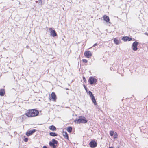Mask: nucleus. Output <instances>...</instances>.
I'll return each mask as SVG.
<instances>
[{"label":"nucleus","mask_w":148,"mask_h":148,"mask_svg":"<svg viewBox=\"0 0 148 148\" xmlns=\"http://www.w3.org/2000/svg\"><path fill=\"white\" fill-rule=\"evenodd\" d=\"M88 94L91 98H92L94 97L93 96L92 93L90 91H89L88 92Z\"/></svg>","instance_id":"obj_20"},{"label":"nucleus","mask_w":148,"mask_h":148,"mask_svg":"<svg viewBox=\"0 0 148 148\" xmlns=\"http://www.w3.org/2000/svg\"><path fill=\"white\" fill-rule=\"evenodd\" d=\"M50 31V35L53 37H54L57 36V34L54 30H52L51 28H50L49 29Z\"/></svg>","instance_id":"obj_6"},{"label":"nucleus","mask_w":148,"mask_h":148,"mask_svg":"<svg viewBox=\"0 0 148 148\" xmlns=\"http://www.w3.org/2000/svg\"><path fill=\"white\" fill-rule=\"evenodd\" d=\"M109 148H113L112 147H110Z\"/></svg>","instance_id":"obj_32"},{"label":"nucleus","mask_w":148,"mask_h":148,"mask_svg":"<svg viewBox=\"0 0 148 148\" xmlns=\"http://www.w3.org/2000/svg\"><path fill=\"white\" fill-rule=\"evenodd\" d=\"M138 42H134L132 44V48L133 51H136L137 50L138 48L137 46L138 45Z\"/></svg>","instance_id":"obj_3"},{"label":"nucleus","mask_w":148,"mask_h":148,"mask_svg":"<svg viewBox=\"0 0 148 148\" xmlns=\"http://www.w3.org/2000/svg\"><path fill=\"white\" fill-rule=\"evenodd\" d=\"M38 2L40 3L41 5H42V0H38Z\"/></svg>","instance_id":"obj_24"},{"label":"nucleus","mask_w":148,"mask_h":148,"mask_svg":"<svg viewBox=\"0 0 148 148\" xmlns=\"http://www.w3.org/2000/svg\"><path fill=\"white\" fill-rule=\"evenodd\" d=\"M96 82L97 79H95L93 77H90L88 80V82L90 84H92L96 83Z\"/></svg>","instance_id":"obj_4"},{"label":"nucleus","mask_w":148,"mask_h":148,"mask_svg":"<svg viewBox=\"0 0 148 148\" xmlns=\"http://www.w3.org/2000/svg\"><path fill=\"white\" fill-rule=\"evenodd\" d=\"M49 134L51 136H56L57 135V134L54 132H50L49 133Z\"/></svg>","instance_id":"obj_19"},{"label":"nucleus","mask_w":148,"mask_h":148,"mask_svg":"<svg viewBox=\"0 0 148 148\" xmlns=\"http://www.w3.org/2000/svg\"><path fill=\"white\" fill-rule=\"evenodd\" d=\"M145 34L148 35V34L147 33H146Z\"/></svg>","instance_id":"obj_30"},{"label":"nucleus","mask_w":148,"mask_h":148,"mask_svg":"<svg viewBox=\"0 0 148 148\" xmlns=\"http://www.w3.org/2000/svg\"><path fill=\"white\" fill-rule=\"evenodd\" d=\"M49 144L50 146L53 147V148H56V145L52 143L51 141L50 142Z\"/></svg>","instance_id":"obj_16"},{"label":"nucleus","mask_w":148,"mask_h":148,"mask_svg":"<svg viewBox=\"0 0 148 148\" xmlns=\"http://www.w3.org/2000/svg\"><path fill=\"white\" fill-rule=\"evenodd\" d=\"M49 99H50V100H51V99L50 97Z\"/></svg>","instance_id":"obj_33"},{"label":"nucleus","mask_w":148,"mask_h":148,"mask_svg":"<svg viewBox=\"0 0 148 148\" xmlns=\"http://www.w3.org/2000/svg\"><path fill=\"white\" fill-rule=\"evenodd\" d=\"M43 148H47V147L46 146H44L43 147Z\"/></svg>","instance_id":"obj_29"},{"label":"nucleus","mask_w":148,"mask_h":148,"mask_svg":"<svg viewBox=\"0 0 148 148\" xmlns=\"http://www.w3.org/2000/svg\"><path fill=\"white\" fill-rule=\"evenodd\" d=\"M131 39H132V38H130V41H131Z\"/></svg>","instance_id":"obj_31"},{"label":"nucleus","mask_w":148,"mask_h":148,"mask_svg":"<svg viewBox=\"0 0 148 148\" xmlns=\"http://www.w3.org/2000/svg\"><path fill=\"white\" fill-rule=\"evenodd\" d=\"M110 135L111 136H112L114 135V132L113 131H110Z\"/></svg>","instance_id":"obj_23"},{"label":"nucleus","mask_w":148,"mask_h":148,"mask_svg":"<svg viewBox=\"0 0 148 148\" xmlns=\"http://www.w3.org/2000/svg\"><path fill=\"white\" fill-rule=\"evenodd\" d=\"M5 94V90L3 89L0 90V95L1 96H3Z\"/></svg>","instance_id":"obj_13"},{"label":"nucleus","mask_w":148,"mask_h":148,"mask_svg":"<svg viewBox=\"0 0 148 148\" xmlns=\"http://www.w3.org/2000/svg\"><path fill=\"white\" fill-rule=\"evenodd\" d=\"M51 142L52 143H53V144L55 145H57L58 143V142L54 139H52V141Z\"/></svg>","instance_id":"obj_21"},{"label":"nucleus","mask_w":148,"mask_h":148,"mask_svg":"<svg viewBox=\"0 0 148 148\" xmlns=\"http://www.w3.org/2000/svg\"><path fill=\"white\" fill-rule=\"evenodd\" d=\"M83 80H84V82H85L86 83V78H85V77H84L83 78Z\"/></svg>","instance_id":"obj_26"},{"label":"nucleus","mask_w":148,"mask_h":148,"mask_svg":"<svg viewBox=\"0 0 148 148\" xmlns=\"http://www.w3.org/2000/svg\"><path fill=\"white\" fill-rule=\"evenodd\" d=\"M103 18L104 20L106 22H108L109 23H110L109 18L108 16L106 15H104L103 16Z\"/></svg>","instance_id":"obj_10"},{"label":"nucleus","mask_w":148,"mask_h":148,"mask_svg":"<svg viewBox=\"0 0 148 148\" xmlns=\"http://www.w3.org/2000/svg\"><path fill=\"white\" fill-rule=\"evenodd\" d=\"M51 96L53 101H56V96L54 92H53L51 94Z\"/></svg>","instance_id":"obj_9"},{"label":"nucleus","mask_w":148,"mask_h":148,"mask_svg":"<svg viewBox=\"0 0 148 148\" xmlns=\"http://www.w3.org/2000/svg\"><path fill=\"white\" fill-rule=\"evenodd\" d=\"M49 128L51 130L53 131H54L56 130V127L53 126L52 125L51 126H50L49 127Z\"/></svg>","instance_id":"obj_15"},{"label":"nucleus","mask_w":148,"mask_h":148,"mask_svg":"<svg viewBox=\"0 0 148 148\" xmlns=\"http://www.w3.org/2000/svg\"><path fill=\"white\" fill-rule=\"evenodd\" d=\"M91 99H92V102L94 103V104L95 105H96L97 104V103L96 101L95 97L91 98Z\"/></svg>","instance_id":"obj_17"},{"label":"nucleus","mask_w":148,"mask_h":148,"mask_svg":"<svg viewBox=\"0 0 148 148\" xmlns=\"http://www.w3.org/2000/svg\"><path fill=\"white\" fill-rule=\"evenodd\" d=\"M117 137V134L115 132L114 133V138H116Z\"/></svg>","instance_id":"obj_22"},{"label":"nucleus","mask_w":148,"mask_h":148,"mask_svg":"<svg viewBox=\"0 0 148 148\" xmlns=\"http://www.w3.org/2000/svg\"><path fill=\"white\" fill-rule=\"evenodd\" d=\"M97 143L94 140L91 141L89 143V145L91 148L95 147L97 146Z\"/></svg>","instance_id":"obj_5"},{"label":"nucleus","mask_w":148,"mask_h":148,"mask_svg":"<svg viewBox=\"0 0 148 148\" xmlns=\"http://www.w3.org/2000/svg\"><path fill=\"white\" fill-rule=\"evenodd\" d=\"M97 45V43H95V44H94L93 45V47H95V46L96 45Z\"/></svg>","instance_id":"obj_28"},{"label":"nucleus","mask_w":148,"mask_h":148,"mask_svg":"<svg viewBox=\"0 0 148 148\" xmlns=\"http://www.w3.org/2000/svg\"><path fill=\"white\" fill-rule=\"evenodd\" d=\"M38 113L39 112L37 110L32 109L29 110L25 114L28 117H31L36 116Z\"/></svg>","instance_id":"obj_1"},{"label":"nucleus","mask_w":148,"mask_h":148,"mask_svg":"<svg viewBox=\"0 0 148 148\" xmlns=\"http://www.w3.org/2000/svg\"><path fill=\"white\" fill-rule=\"evenodd\" d=\"M36 131V130H30L26 133V135L27 136H29L32 135Z\"/></svg>","instance_id":"obj_8"},{"label":"nucleus","mask_w":148,"mask_h":148,"mask_svg":"<svg viewBox=\"0 0 148 148\" xmlns=\"http://www.w3.org/2000/svg\"><path fill=\"white\" fill-rule=\"evenodd\" d=\"M63 135L64 136V137L66 139H68L69 137L68 136L67 134V133L66 132H64L63 131Z\"/></svg>","instance_id":"obj_11"},{"label":"nucleus","mask_w":148,"mask_h":148,"mask_svg":"<svg viewBox=\"0 0 148 148\" xmlns=\"http://www.w3.org/2000/svg\"><path fill=\"white\" fill-rule=\"evenodd\" d=\"M85 63H87V60L86 59H84L82 60Z\"/></svg>","instance_id":"obj_25"},{"label":"nucleus","mask_w":148,"mask_h":148,"mask_svg":"<svg viewBox=\"0 0 148 148\" xmlns=\"http://www.w3.org/2000/svg\"><path fill=\"white\" fill-rule=\"evenodd\" d=\"M84 55L87 58H89L92 56L91 52L90 51H86L84 53Z\"/></svg>","instance_id":"obj_7"},{"label":"nucleus","mask_w":148,"mask_h":148,"mask_svg":"<svg viewBox=\"0 0 148 148\" xmlns=\"http://www.w3.org/2000/svg\"><path fill=\"white\" fill-rule=\"evenodd\" d=\"M28 140V139L27 138H25L24 139V141L25 142H27V141Z\"/></svg>","instance_id":"obj_27"},{"label":"nucleus","mask_w":148,"mask_h":148,"mask_svg":"<svg viewBox=\"0 0 148 148\" xmlns=\"http://www.w3.org/2000/svg\"><path fill=\"white\" fill-rule=\"evenodd\" d=\"M85 88H86V87H85ZM86 89V90L87 91V90L86 89Z\"/></svg>","instance_id":"obj_34"},{"label":"nucleus","mask_w":148,"mask_h":148,"mask_svg":"<svg viewBox=\"0 0 148 148\" xmlns=\"http://www.w3.org/2000/svg\"><path fill=\"white\" fill-rule=\"evenodd\" d=\"M114 43L116 45L119 44L120 43V41L119 40L116 38H114Z\"/></svg>","instance_id":"obj_14"},{"label":"nucleus","mask_w":148,"mask_h":148,"mask_svg":"<svg viewBox=\"0 0 148 148\" xmlns=\"http://www.w3.org/2000/svg\"><path fill=\"white\" fill-rule=\"evenodd\" d=\"M129 38V37L128 36H124L122 38V40L125 42L127 40L130 41Z\"/></svg>","instance_id":"obj_12"},{"label":"nucleus","mask_w":148,"mask_h":148,"mask_svg":"<svg viewBox=\"0 0 148 148\" xmlns=\"http://www.w3.org/2000/svg\"><path fill=\"white\" fill-rule=\"evenodd\" d=\"M72 129L71 127H68L67 128V130L69 132L71 133L72 130Z\"/></svg>","instance_id":"obj_18"},{"label":"nucleus","mask_w":148,"mask_h":148,"mask_svg":"<svg viewBox=\"0 0 148 148\" xmlns=\"http://www.w3.org/2000/svg\"><path fill=\"white\" fill-rule=\"evenodd\" d=\"M87 121H88L85 117L82 116H80L78 119L75 120L74 121L75 122L77 123H85Z\"/></svg>","instance_id":"obj_2"}]
</instances>
